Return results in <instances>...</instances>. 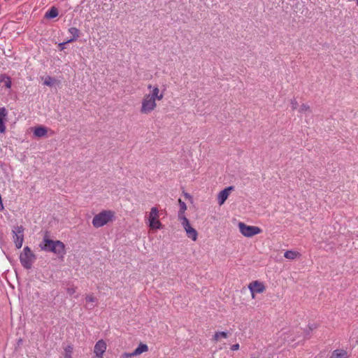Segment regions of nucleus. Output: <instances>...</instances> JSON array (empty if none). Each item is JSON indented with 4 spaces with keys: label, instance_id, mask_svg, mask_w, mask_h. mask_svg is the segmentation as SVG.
<instances>
[{
    "label": "nucleus",
    "instance_id": "f257e3e1",
    "mask_svg": "<svg viewBox=\"0 0 358 358\" xmlns=\"http://www.w3.org/2000/svg\"><path fill=\"white\" fill-rule=\"evenodd\" d=\"M148 92L143 95L141 101L140 112L143 115H149L157 108V102L161 101L165 94L166 86L159 87L157 85L149 84L147 87Z\"/></svg>",
    "mask_w": 358,
    "mask_h": 358
},
{
    "label": "nucleus",
    "instance_id": "f03ea898",
    "mask_svg": "<svg viewBox=\"0 0 358 358\" xmlns=\"http://www.w3.org/2000/svg\"><path fill=\"white\" fill-rule=\"evenodd\" d=\"M41 250L51 252L59 257H63L66 253L65 245L60 241H52L45 236L43 241L39 244Z\"/></svg>",
    "mask_w": 358,
    "mask_h": 358
},
{
    "label": "nucleus",
    "instance_id": "7ed1b4c3",
    "mask_svg": "<svg viewBox=\"0 0 358 358\" xmlns=\"http://www.w3.org/2000/svg\"><path fill=\"white\" fill-rule=\"evenodd\" d=\"M115 217V213L111 210H102L95 215L92 219V225L95 228H100L110 222H112Z\"/></svg>",
    "mask_w": 358,
    "mask_h": 358
},
{
    "label": "nucleus",
    "instance_id": "20e7f679",
    "mask_svg": "<svg viewBox=\"0 0 358 358\" xmlns=\"http://www.w3.org/2000/svg\"><path fill=\"white\" fill-rule=\"evenodd\" d=\"M36 260V256L29 247L25 246L20 255L22 266L26 269H30Z\"/></svg>",
    "mask_w": 358,
    "mask_h": 358
},
{
    "label": "nucleus",
    "instance_id": "39448f33",
    "mask_svg": "<svg viewBox=\"0 0 358 358\" xmlns=\"http://www.w3.org/2000/svg\"><path fill=\"white\" fill-rule=\"evenodd\" d=\"M148 224L150 229H160L162 224L159 220V212L157 207H152L149 214L146 216Z\"/></svg>",
    "mask_w": 358,
    "mask_h": 358
},
{
    "label": "nucleus",
    "instance_id": "423d86ee",
    "mask_svg": "<svg viewBox=\"0 0 358 358\" xmlns=\"http://www.w3.org/2000/svg\"><path fill=\"white\" fill-rule=\"evenodd\" d=\"M240 232L245 237H252L262 232V229L256 226L247 225L243 222L238 223Z\"/></svg>",
    "mask_w": 358,
    "mask_h": 358
},
{
    "label": "nucleus",
    "instance_id": "0eeeda50",
    "mask_svg": "<svg viewBox=\"0 0 358 358\" xmlns=\"http://www.w3.org/2000/svg\"><path fill=\"white\" fill-rule=\"evenodd\" d=\"M24 231L22 226H15L12 229L13 240L17 249L22 248L24 242Z\"/></svg>",
    "mask_w": 358,
    "mask_h": 358
},
{
    "label": "nucleus",
    "instance_id": "6e6552de",
    "mask_svg": "<svg viewBox=\"0 0 358 358\" xmlns=\"http://www.w3.org/2000/svg\"><path fill=\"white\" fill-rule=\"evenodd\" d=\"M181 224L186 232L187 236L194 241H196L198 233L195 229L192 227L188 219H183V221H181Z\"/></svg>",
    "mask_w": 358,
    "mask_h": 358
},
{
    "label": "nucleus",
    "instance_id": "1a4fd4ad",
    "mask_svg": "<svg viewBox=\"0 0 358 358\" xmlns=\"http://www.w3.org/2000/svg\"><path fill=\"white\" fill-rule=\"evenodd\" d=\"M107 349V345L105 341L103 339L99 340L94 346L93 352L94 354V356L93 358L95 357H103V355L106 352Z\"/></svg>",
    "mask_w": 358,
    "mask_h": 358
},
{
    "label": "nucleus",
    "instance_id": "9d476101",
    "mask_svg": "<svg viewBox=\"0 0 358 358\" xmlns=\"http://www.w3.org/2000/svg\"><path fill=\"white\" fill-rule=\"evenodd\" d=\"M252 299H255L256 293H263L266 289L263 282L258 280L253 281L248 285Z\"/></svg>",
    "mask_w": 358,
    "mask_h": 358
},
{
    "label": "nucleus",
    "instance_id": "9b49d317",
    "mask_svg": "<svg viewBox=\"0 0 358 358\" xmlns=\"http://www.w3.org/2000/svg\"><path fill=\"white\" fill-rule=\"evenodd\" d=\"M234 187L233 186H229L220 192L217 195V201L220 206L224 204L225 201L227 199L230 192L234 189Z\"/></svg>",
    "mask_w": 358,
    "mask_h": 358
},
{
    "label": "nucleus",
    "instance_id": "f8f14e48",
    "mask_svg": "<svg viewBox=\"0 0 358 358\" xmlns=\"http://www.w3.org/2000/svg\"><path fill=\"white\" fill-rule=\"evenodd\" d=\"M350 353L347 350L338 348L333 350L329 358H348Z\"/></svg>",
    "mask_w": 358,
    "mask_h": 358
},
{
    "label": "nucleus",
    "instance_id": "ddd939ff",
    "mask_svg": "<svg viewBox=\"0 0 358 358\" xmlns=\"http://www.w3.org/2000/svg\"><path fill=\"white\" fill-rule=\"evenodd\" d=\"M8 111L4 107L0 108V133L6 131L5 122L7 120Z\"/></svg>",
    "mask_w": 358,
    "mask_h": 358
},
{
    "label": "nucleus",
    "instance_id": "4468645a",
    "mask_svg": "<svg viewBox=\"0 0 358 358\" xmlns=\"http://www.w3.org/2000/svg\"><path fill=\"white\" fill-rule=\"evenodd\" d=\"M178 203L180 206V210L178 214V220L180 221H183V219H187L185 216V212L187 210V206L186 203L184 201H182L180 199H178Z\"/></svg>",
    "mask_w": 358,
    "mask_h": 358
},
{
    "label": "nucleus",
    "instance_id": "2eb2a0df",
    "mask_svg": "<svg viewBox=\"0 0 358 358\" xmlns=\"http://www.w3.org/2000/svg\"><path fill=\"white\" fill-rule=\"evenodd\" d=\"M47 129L44 127L39 126L34 128V135L36 137H43L47 134Z\"/></svg>",
    "mask_w": 358,
    "mask_h": 358
},
{
    "label": "nucleus",
    "instance_id": "dca6fc26",
    "mask_svg": "<svg viewBox=\"0 0 358 358\" xmlns=\"http://www.w3.org/2000/svg\"><path fill=\"white\" fill-rule=\"evenodd\" d=\"M69 32L72 35V38L69 39L66 43H71L76 40L79 36L80 31L76 27H71L69 29Z\"/></svg>",
    "mask_w": 358,
    "mask_h": 358
},
{
    "label": "nucleus",
    "instance_id": "f3484780",
    "mask_svg": "<svg viewBox=\"0 0 358 358\" xmlns=\"http://www.w3.org/2000/svg\"><path fill=\"white\" fill-rule=\"evenodd\" d=\"M148 351V346L144 343H140L138 346L134 350L136 356L140 355L143 352Z\"/></svg>",
    "mask_w": 358,
    "mask_h": 358
},
{
    "label": "nucleus",
    "instance_id": "a211bd4d",
    "mask_svg": "<svg viewBox=\"0 0 358 358\" xmlns=\"http://www.w3.org/2000/svg\"><path fill=\"white\" fill-rule=\"evenodd\" d=\"M0 83H4V85L7 89H10L12 82L10 77L7 76L5 74H1L0 76Z\"/></svg>",
    "mask_w": 358,
    "mask_h": 358
},
{
    "label": "nucleus",
    "instance_id": "6ab92c4d",
    "mask_svg": "<svg viewBox=\"0 0 358 358\" xmlns=\"http://www.w3.org/2000/svg\"><path fill=\"white\" fill-rule=\"evenodd\" d=\"M299 256H300V254L298 252H296L294 250H287L284 254V257L286 259H292V260L296 259Z\"/></svg>",
    "mask_w": 358,
    "mask_h": 358
},
{
    "label": "nucleus",
    "instance_id": "aec40b11",
    "mask_svg": "<svg viewBox=\"0 0 358 358\" xmlns=\"http://www.w3.org/2000/svg\"><path fill=\"white\" fill-rule=\"evenodd\" d=\"M64 358H73L72 355L73 353V347L72 345H66L64 349Z\"/></svg>",
    "mask_w": 358,
    "mask_h": 358
},
{
    "label": "nucleus",
    "instance_id": "412c9836",
    "mask_svg": "<svg viewBox=\"0 0 358 358\" xmlns=\"http://www.w3.org/2000/svg\"><path fill=\"white\" fill-rule=\"evenodd\" d=\"M228 337V333L227 331H217L215 333L213 340L218 341L220 338H227Z\"/></svg>",
    "mask_w": 358,
    "mask_h": 358
},
{
    "label": "nucleus",
    "instance_id": "4be33fe9",
    "mask_svg": "<svg viewBox=\"0 0 358 358\" xmlns=\"http://www.w3.org/2000/svg\"><path fill=\"white\" fill-rule=\"evenodd\" d=\"M58 15V10L55 7H52V8H50L48 11L46 12L45 13V17L47 18H50V19H52V18H54V17H56Z\"/></svg>",
    "mask_w": 358,
    "mask_h": 358
},
{
    "label": "nucleus",
    "instance_id": "5701e85b",
    "mask_svg": "<svg viewBox=\"0 0 358 358\" xmlns=\"http://www.w3.org/2000/svg\"><path fill=\"white\" fill-rule=\"evenodd\" d=\"M85 299H86V301L89 303H93L96 301V297H94L92 294L87 295ZM94 307V306L93 304H90L89 308L90 309H92Z\"/></svg>",
    "mask_w": 358,
    "mask_h": 358
},
{
    "label": "nucleus",
    "instance_id": "b1692460",
    "mask_svg": "<svg viewBox=\"0 0 358 358\" xmlns=\"http://www.w3.org/2000/svg\"><path fill=\"white\" fill-rule=\"evenodd\" d=\"M55 81V78H53L50 76H47L45 78L43 83L45 85L51 87L53 85Z\"/></svg>",
    "mask_w": 358,
    "mask_h": 358
},
{
    "label": "nucleus",
    "instance_id": "393cba45",
    "mask_svg": "<svg viewBox=\"0 0 358 358\" xmlns=\"http://www.w3.org/2000/svg\"><path fill=\"white\" fill-rule=\"evenodd\" d=\"M308 111H310V106L306 103H303L300 106L299 110V112L300 113H303L308 112Z\"/></svg>",
    "mask_w": 358,
    "mask_h": 358
},
{
    "label": "nucleus",
    "instance_id": "a878e982",
    "mask_svg": "<svg viewBox=\"0 0 358 358\" xmlns=\"http://www.w3.org/2000/svg\"><path fill=\"white\" fill-rule=\"evenodd\" d=\"M134 352H124L121 355V358H131L135 357Z\"/></svg>",
    "mask_w": 358,
    "mask_h": 358
},
{
    "label": "nucleus",
    "instance_id": "bb28decb",
    "mask_svg": "<svg viewBox=\"0 0 358 358\" xmlns=\"http://www.w3.org/2000/svg\"><path fill=\"white\" fill-rule=\"evenodd\" d=\"M290 105H291L292 109L294 110L297 108L298 103L295 99H292L290 101Z\"/></svg>",
    "mask_w": 358,
    "mask_h": 358
},
{
    "label": "nucleus",
    "instance_id": "cd10ccee",
    "mask_svg": "<svg viewBox=\"0 0 358 358\" xmlns=\"http://www.w3.org/2000/svg\"><path fill=\"white\" fill-rule=\"evenodd\" d=\"M230 348L233 351H236V350H239L240 345L238 343H236V344L232 345Z\"/></svg>",
    "mask_w": 358,
    "mask_h": 358
},
{
    "label": "nucleus",
    "instance_id": "c85d7f7f",
    "mask_svg": "<svg viewBox=\"0 0 358 358\" xmlns=\"http://www.w3.org/2000/svg\"><path fill=\"white\" fill-rule=\"evenodd\" d=\"M308 328L310 331H313L317 328V325L316 324H311L308 325Z\"/></svg>",
    "mask_w": 358,
    "mask_h": 358
},
{
    "label": "nucleus",
    "instance_id": "c756f323",
    "mask_svg": "<svg viewBox=\"0 0 358 358\" xmlns=\"http://www.w3.org/2000/svg\"><path fill=\"white\" fill-rule=\"evenodd\" d=\"M75 292H76V290H75V289H74V288H73V287H71V288H68V289H67V292H68V294H74V293H75Z\"/></svg>",
    "mask_w": 358,
    "mask_h": 358
},
{
    "label": "nucleus",
    "instance_id": "7c9ffc66",
    "mask_svg": "<svg viewBox=\"0 0 358 358\" xmlns=\"http://www.w3.org/2000/svg\"><path fill=\"white\" fill-rule=\"evenodd\" d=\"M250 358H259V355L257 353H252Z\"/></svg>",
    "mask_w": 358,
    "mask_h": 358
},
{
    "label": "nucleus",
    "instance_id": "2f4dec72",
    "mask_svg": "<svg viewBox=\"0 0 358 358\" xmlns=\"http://www.w3.org/2000/svg\"><path fill=\"white\" fill-rule=\"evenodd\" d=\"M66 42H64V43H59V47L61 48V50H63L64 49V45L66 44Z\"/></svg>",
    "mask_w": 358,
    "mask_h": 358
},
{
    "label": "nucleus",
    "instance_id": "473e14b6",
    "mask_svg": "<svg viewBox=\"0 0 358 358\" xmlns=\"http://www.w3.org/2000/svg\"><path fill=\"white\" fill-rule=\"evenodd\" d=\"M283 341H284L285 342V341H289V340H287V338H286L285 336L283 338Z\"/></svg>",
    "mask_w": 358,
    "mask_h": 358
},
{
    "label": "nucleus",
    "instance_id": "72a5a7b5",
    "mask_svg": "<svg viewBox=\"0 0 358 358\" xmlns=\"http://www.w3.org/2000/svg\"><path fill=\"white\" fill-rule=\"evenodd\" d=\"M96 358H103V357H96Z\"/></svg>",
    "mask_w": 358,
    "mask_h": 358
}]
</instances>
